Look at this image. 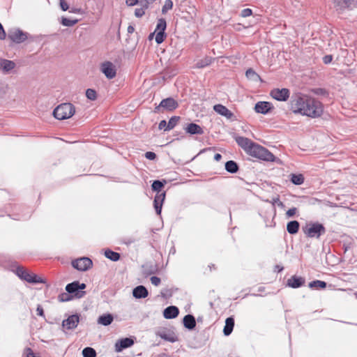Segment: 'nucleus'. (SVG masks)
I'll return each instance as SVG.
<instances>
[{"instance_id": "obj_1", "label": "nucleus", "mask_w": 357, "mask_h": 357, "mask_svg": "<svg viewBox=\"0 0 357 357\" xmlns=\"http://www.w3.org/2000/svg\"><path fill=\"white\" fill-rule=\"evenodd\" d=\"M291 108L298 113L311 118L320 116L323 113L321 102L307 96H296L291 101Z\"/></svg>"}, {"instance_id": "obj_2", "label": "nucleus", "mask_w": 357, "mask_h": 357, "mask_svg": "<svg viewBox=\"0 0 357 357\" xmlns=\"http://www.w3.org/2000/svg\"><path fill=\"white\" fill-rule=\"evenodd\" d=\"M75 112V106L70 102L62 103L54 110V117L59 120L68 119L72 117Z\"/></svg>"}, {"instance_id": "obj_3", "label": "nucleus", "mask_w": 357, "mask_h": 357, "mask_svg": "<svg viewBox=\"0 0 357 357\" xmlns=\"http://www.w3.org/2000/svg\"><path fill=\"white\" fill-rule=\"evenodd\" d=\"M248 154L252 157L268 162H273L276 159L274 155L268 149L256 143Z\"/></svg>"}, {"instance_id": "obj_4", "label": "nucleus", "mask_w": 357, "mask_h": 357, "mask_svg": "<svg viewBox=\"0 0 357 357\" xmlns=\"http://www.w3.org/2000/svg\"><path fill=\"white\" fill-rule=\"evenodd\" d=\"M303 229L305 234L310 238H319L326 233V228L319 222L308 223Z\"/></svg>"}, {"instance_id": "obj_5", "label": "nucleus", "mask_w": 357, "mask_h": 357, "mask_svg": "<svg viewBox=\"0 0 357 357\" xmlns=\"http://www.w3.org/2000/svg\"><path fill=\"white\" fill-rule=\"evenodd\" d=\"M85 288V284L79 283L78 281H75L72 283L68 284L66 287V290L68 294H74L76 298H80L85 295V291H82Z\"/></svg>"}, {"instance_id": "obj_6", "label": "nucleus", "mask_w": 357, "mask_h": 357, "mask_svg": "<svg viewBox=\"0 0 357 357\" xmlns=\"http://www.w3.org/2000/svg\"><path fill=\"white\" fill-rule=\"evenodd\" d=\"M8 37L15 43H22L28 38L27 33L17 28L9 30Z\"/></svg>"}, {"instance_id": "obj_7", "label": "nucleus", "mask_w": 357, "mask_h": 357, "mask_svg": "<svg viewBox=\"0 0 357 357\" xmlns=\"http://www.w3.org/2000/svg\"><path fill=\"white\" fill-rule=\"evenodd\" d=\"M167 24L166 21L164 19H160L158 22L156 29L155 30V42L158 44L162 43L165 38H166L165 29H166Z\"/></svg>"}, {"instance_id": "obj_8", "label": "nucleus", "mask_w": 357, "mask_h": 357, "mask_svg": "<svg viewBox=\"0 0 357 357\" xmlns=\"http://www.w3.org/2000/svg\"><path fill=\"white\" fill-rule=\"evenodd\" d=\"M72 265L78 271H86L92 266L93 262L89 257H81L73 261Z\"/></svg>"}, {"instance_id": "obj_9", "label": "nucleus", "mask_w": 357, "mask_h": 357, "mask_svg": "<svg viewBox=\"0 0 357 357\" xmlns=\"http://www.w3.org/2000/svg\"><path fill=\"white\" fill-rule=\"evenodd\" d=\"M155 335L162 339L168 341L169 342H175L178 340V337L173 331L169 328H159L156 332Z\"/></svg>"}, {"instance_id": "obj_10", "label": "nucleus", "mask_w": 357, "mask_h": 357, "mask_svg": "<svg viewBox=\"0 0 357 357\" xmlns=\"http://www.w3.org/2000/svg\"><path fill=\"white\" fill-rule=\"evenodd\" d=\"M178 106V102L172 98H167L163 99L160 105L155 107V112H159L161 108L168 111H172L176 109Z\"/></svg>"}, {"instance_id": "obj_11", "label": "nucleus", "mask_w": 357, "mask_h": 357, "mask_svg": "<svg viewBox=\"0 0 357 357\" xmlns=\"http://www.w3.org/2000/svg\"><path fill=\"white\" fill-rule=\"evenodd\" d=\"M289 90L287 89H274L271 91L273 98L278 101H286L289 97Z\"/></svg>"}, {"instance_id": "obj_12", "label": "nucleus", "mask_w": 357, "mask_h": 357, "mask_svg": "<svg viewBox=\"0 0 357 357\" xmlns=\"http://www.w3.org/2000/svg\"><path fill=\"white\" fill-rule=\"evenodd\" d=\"M335 10L340 13L346 9H351L355 3V0H333Z\"/></svg>"}, {"instance_id": "obj_13", "label": "nucleus", "mask_w": 357, "mask_h": 357, "mask_svg": "<svg viewBox=\"0 0 357 357\" xmlns=\"http://www.w3.org/2000/svg\"><path fill=\"white\" fill-rule=\"evenodd\" d=\"M101 71L105 74L107 78L112 79L116 76V68L114 65L109 62L107 61L102 64L101 66Z\"/></svg>"}, {"instance_id": "obj_14", "label": "nucleus", "mask_w": 357, "mask_h": 357, "mask_svg": "<svg viewBox=\"0 0 357 357\" xmlns=\"http://www.w3.org/2000/svg\"><path fill=\"white\" fill-rule=\"evenodd\" d=\"M165 192H157L154 198V208L158 215L161 214L162 207L165 199Z\"/></svg>"}, {"instance_id": "obj_15", "label": "nucleus", "mask_w": 357, "mask_h": 357, "mask_svg": "<svg viewBox=\"0 0 357 357\" xmlns=\"http://www.w3.org/2000/svg\"><path fill=\"white\" fill-rule=\"evenodd\" d=\"M237 144L243 149L244 151L249 153L250 149L255 145V142L249 139L248 138L243 137H238L236 139Z\"/></svg>"}, {"instance_id": "obj_16", "label": "nucleus", "mask_w": 357, "mask_h": 357, "mask_svg": "<svg viewBox=\"0 0 357 357\" xmlns=\"http://www.w3.org/2000/svg\"><path fill=\"white\" fill-rule=\"evenodd\" d=\"M79 321V317L77 314H73L68 317V319L63 321L62 325L64 328L70 330L74 329L77 326Z\"/></svg>"}, {"instance_id": "obj_17", "label": "nucleus", "mask_w": 357, "mask_h": 357, "mask_svg": "<svg viewBox=\"0 0 357 357\" xmlns=\"http://www.w3.org/2000/svg\"><path fill=\"white\" fill-rule=\"evenodd\" d=\"M273 109L272 104L269 102H258L255 106L257 113L266 114Z\"/></svg>"}, {"instance_id": "obj_18", "label": "nucleus", "mask_w": 357, "mask_h": 357, "mask_svg": "<svg viewBox=\"0 0 357 357\" xmlns=\"http://www.w3.org/2000/svg\"><path fill=\"white\" fill-rule=\"evenodd\" d=\"M133 344H134V341L131 338L126 337V338L121 339L116 342L115 350L117 352H120L123 349L131 347Z\"/></svg>"}, {"instance_id": "obj_19", "label": "nucleus", "mask_w": 357, "mask_h": 357, "mask_svg": "<svg viewBox=\"0 0 357 357\" xmlns=\"http://www.w3.org/2000/svg\"><path fill=\"white\" fill-rule=\"evenodd\" d=\"M16 67V64L11 60L0 58V69L4 73H8Z\"/></svg>"}, {"instance_id": "obj_20", "label": "nucleus", "mask_w": 357, "mask_h": 357, "mask_svg": "<svg viewBox=\"0 0 357 357\" xmlns=\"http://www.w3.org/2000/svg\"><path fill=\"white\" fill-rule=\"evenodd\" d=\"M213 109L215 112L226 117L228 119H231L234 116V114L222 105L218 104L214 105Z\"/></svg>"}, {"instance_id": "obj_21", "label": "nucleus", "mask_w": 357, "mask_h": 357, "mask_svg": "<svg viewBox=\"0 0 357 357\" xmlns=\"http://www.w3.org/2000/svg\"><path fill=\"white\" fill-rule=\"evenodd\" d=\"M185 130L190 135H202L204 133L202 128L194 123L188 124L185 128Z\"/></svg>"}, {"instance_id": "obj_22", "label": "nucleus", "mask_w": 357, "mask_h": 357, "mask_svg": "<svg viewBox=\"0 0 357 357\" xmlns=\"http://www.w3.org/2000/svg\"><path fill=\"white\" fill-rule=\"evenodd\" d=\"M179 313V310L176 306H169L166 307L163 311V316L165 319H174L176 318Z\"/></svg>"}, {"instance_id": "obj_23", "label": "nucleus", "mask_w": 357, "mask_h": 357, "mask_svg": "<svg viewBox=\"0 0 357 357\" xmlns=\"http://www.w3.org/2000/svg\"><path fill=\"white\" fill-rule=\"evenodd\" d=\"M148 294V290L142 285L137 286L132 291V295L136 298H144Z\"/></svg>"}, {"instance_id": "obj_24", "label": "nucleus", "mask_w": 357, "mask_h": 357, "mask_svg": "<svg viewBox=\"0 0 357 357\" xmlns=\"http://www.w3.org/2000/svg\"><path fill=\"white\" fill-rule=\"evenodd\" d=\"M304 280L301 277L292 276L287 280V285L292 288H298L303 285Z\"/></svg>"}, {"instance_id": "obj_25", "label": "nucleus", "mask_w": 357, "mask_h": 357, "mask_svg": "<svg viewBox=\"0 0 357 357\" xmlns=\"http://www.w3.org/2000/svg\"><path fill=\"white\" fill-rule=\"evenodd\" d=\"M183 325L184 326L189 329H193L196 326V321L195 317L191 314H187L183 317Z\"/></svg>"}, {"instance_id": "obj_26", "label": "nucleus", "mask_w": 357, "mask_h": 357, "mask_svg": "<svg viewBox=\"0 0 357 357\" xmlns=\"http://www.w3.org/2000/svg\"><path fill=\"white\" fill-rule=\"evenodd\" d=\"M234 326V319L232 317H228L225 321V326L223 329L224 335L226 336L229 335Z\"/></svg>"}, {"instance_id": "obj_27", "label": "nucleus", "mask_w": 357, "mask_h": 357, "mask_svg": "<svg viewBox=\"0 0 357 357\" xmlns=\"http://www.w3.org/2000/svg\"><path fill=\"white\" fill-rule=\"evenodd\" d=\"M16 273L19 278L26 282H34L31 279V273L22 267H18L16 269Z\"/></svg>"}, {"instance_id": "obj_28", "label": "nucleus", "mask_w": 357, "mask_h": 357, "mask_svg": "<svg viewBox=\"0 0 357 357\" xmlns=\"http://www.w3.org/2000/svg\"><path fill=\"white\" fill-rule=\"evenodd\" d=\"M114 317L111 314H105L99 317L98 323L102 326H108L113 321Z\"/></svg>"}, {"instance_id": "obj_29", "label": "nucleus", "mask_w": 357, "mask_h": 357, "mask_svg": "<svg viewBox=\"0 0 357 357\" xmlns=\"http://www.w3.org/2000/svg\"><path fill=\"white\" fill-rule=\"evenodd\" d=\"M300 224L296 220H292L287 223V230L290 234H295L298 231Z\"/></svg>"}, {"instance_id": "obj_30", "label": "nucleus", "mask_w": 357, "mask_h": 357, "mask_svg": "<svg viewBox=\"0 0 357 357\" xmlns=\"http://www.w3.org/2000/svg\"><path fill=\"white\" fill-rule=\"evenodd\" d=\"M225 169L229 173L234 174L238 172V166L236 162L229 160L225 163Z\"/></svg>"}, {"instance_id": "obj_31", "label": "nucleus", "mask_w": 357, "mask_h": 357, "mask_svg": "<svg viewBox=\"0 0 357 357\" xmlns=\"http://www.w3.org/2000/svg\"><path fill=\"white\" fill-rule=\"evenodd\" d=\"M291 181L297 185H301L304 182V176L301 174H291Z\"/></svg>"}, {"instance_id": "obj_32", "label": "nucleus", "mask_w": 357, "mask_h": 357, "mask_svg": "<svg viewBox=\"0 0 357 357\" xmlns=\"http://www.w3.org/2000/svg\"><path fill=\"white\" fill-rule=\"evenodd\" d=\"M105 256L113 261H116L120 259V255L118 252L111 250H107L105 252Z\"/></svg>"}, {"instance_id": "obj_33", "label": "nucleus", "mask_w": 357, "mask_h": 357, "mask_svg": "<svg viewBox=\"0 0 357 357\" xmlns=\"http://www.w3.org/2000/svg\"><path fill=\"white\" fill-rule=\"evenodd\" d=\"M245 75L248 79L252 80V81H257L260 79V77L258 74L255 73L252 68H250L247 70L245 73Z\"/></svg>"}, {"instance_id": "obj_34", "label": "nucleus", "mask_w": 357, "mask_h": 357, "mask_svg": "<svg viewBox=\"0 0 357 357\" xmlns=\"http://www.w3.org/2000/svg\"><path fill=\"white\" fill-rule=\"evenodd\" d=\"M165 183H166L165 181H163V182L158 181V180L154 181L151 185L152 190L157 192H161L160 190H161L162 188L164 187Z\"/></svg>"}, {"instance_id": "obj_35", "label": "nucleus", "mask_w": 357, "mask_h": 357, "mask_svg": "<svg viewBox=\"0 0 357 357\" xmlns=\"http://www.w3.org/2000/svg\"><path fill=\"white\" fill-rule=\"evenodd\" d=\"M310 288L324 289L326 287V283L321 280H314L309 283Z\"/></svg>"}, {"instance_id": "obj_36", "label": "nucleus", "mask_w": 357, "mask_h": 357, "mask_svg": "<svg viewBox=\"0 0 357 357\" xmlns=\"http://www.w3.org/2000/svg\"><path fill=\"white\" fill-rule=\"evenodd\" d=\"M179 119L180 117L178 116H172L167 123V126L165 128V130H170L173 129L177 124Z\"/></svg>"}, {"instance_id": "obj_37", "label": "nucleus", "mask_w": 357, "mask_h": 357, "mask_svg": "<svg viewBox=\"0 0 357 357\" xmlns=\"http://www.w3.org/2000/svg\"><path fill=\"white\" fill-rule=\"evenodd\" d=\"M211 63V59L206 57L204 59H202L197 62L196 63V68H204L208 65H210Z\"/></svg>"}, {"instance_id": "obj_38", "label": "nucleus", "mask_w": 357, "mask_h": 357, "mask_svg": "<svg viewBox=\"0 0 357 357\" xmlns=\"http://www.w3.org/2000/svg\"><path fill=\"white\" fill-rule=\"evenodd\" d=\"M84 357H96V351L91 347H86L82 351Z\"/></svg>"}, {"instance_id": "obj_39", "label": "nucleus", "mask_w": 357, "mask_h": 357, "mask_svg": "<svg viewBox=\"0 0 357 357\" xmlns=\"http://www.w3.org/2000/svg\"><path fill=\"white\" fill-rule=\"evenodd\" d=\"M78 22V20H70L66 17H62L61 24L65 26H73Z\"/></svg>"}, {"instance_id": "obj_40", "label": "nucleus", "mask_w": 357, "mask_h": 357, "mask_svg": "<svg viewBox=\"0 0 357 357\" xmlns=\"http://www.w3.org/2000/svg\"><path fill=\"white\" fill-rule=\"evenodd\" d=\"M173 7V2L172 0H166L165 4L162 8V13H166L169 10H171Z\"/></svg>"}, {"instance_id": "obj_41", "label": "nucleus", "mask_w": 357, "mask_h": 357, "mask_svg": "<svg viewBox=\"0 0 357 357\" xmlns=\"http://www.w3.org/2000/svg\"><path fill=\"white\" fill-rule=\"evenodd\" d=\"M86 96L88 99L94 100L96 99V92L92 89H88L86 91Z\"/></svg>"}, {"instance_id": "obj_42", "label": "nucleus", "mask_w": 357, "mask_h": 357, "mask_svg": "<svg viewBox=\"0 0 357 357\" xmlns=\"http://www.w3.org/2000/svg\"><path fill=\"white\" fill-rule=\"evenodd\" d=\"M31 279L35 282H29V283L37 284V283H45V281L36 274L31 273Z\"/></svg>"}, {"instance_id": "obj_43", "label": "nucleus", "mask_w": 357, "mask_h": 357, "mask_svg": "<svg viewBox=\"0 0 357 357\" xmlns=\"http://www.w3.org/2000/svg\"><path fill=\"white\" fill-rule=\"evenodd\" d=\"M59 299L60 301L65 302L68 301L71 299V297L67 293H63L59 295Z\"/></svg>"}, {"instance_id": "obj_44", "label": "nucleus", "mask_w": 357, "mask_h": 357, "mask_svg": "<svg viewBox=\"0 0 357 357\" xmlns=\"http://www.w3.org/2000/svg\"><path fill=\"white\" fill-rule=\"evenodd\" d=\"M312 92L318 96H324L326 94V91L324 89L318 88L312 90Z\"/></svg>"}, {"instance_id": "obj_45", "label": "nucleus", "mask_w": 357, "mask_h": 357, "mask_svg": "<svg viewBox=\"0 0 357 357\" xmlns=\"http://www.w3.org/2000/svg\"><path fill=\"white\" fill-rule=\"evenodd\" d=\"M152 284L155 286H158L160 284V278L157 276H152L150 279Z\"/></svg>"}, {"instance_id": "obj_46", "label": "nucleus", "mask_w": 357, "mask_h": 357, "mask_svg": "<svg viewBox=\"0 0 357 357\" xmlns=\"http://www.w3.org/2000/svg\"><path fill=\"white\" fill-rule=\"evenodd\" d=\"M252 13V11L250 8H245L241 11V16L243 17H246L250 16Z\"/></svg>"}, {"instance_id": "obj_47", "label": "nucleus", "mask_w": 357, "mask_h": 357, "mask_svg": "<svg viewBox=\"0 0 357 357\" xmlns=\"http://www.w3.org/2000/svg\"><path fill=\"white\" fill-rule=\"evenodd\" d=\"M145 157L149 160H154L156 158V154L154 152L148 151L145 153Z\"/></svg>"}, {"instance_id": "obj_48", "label": "nucleus", "mask_w": 357, "mask_h": 357, "mask_svg": "<svg viewBox=\"0 0 357 357\" xmlns=\"http://www.w3.org/2000/svg\"><path fill=\"white\" fill-rule=\"evenodd\" d=\"M297 211V209L296 208H289L287 212H286V215L287 217L290 218V217H292L294 216L296 213Z\"/></svg>"}, {"instance_id": "obj_49", "label": "nucleus", "mask_w": 357, "mask_h": 357, "mask_svg": "<svg viewBox=\"0 0 357 357\" xmlns=\"http://www.w3.org/2000/svg\"><path fill=\"white\" fill-rule=\"evenodd\" d=\"M60 7L63 11H66L69 8L67 2L65 0H60Z\"/></svg>"}, {"instance_id": "obj_50", "label": "nucleus", "mask_w": 357, "mask_h": 357, "mask_svg": "<svg viewBox=\"0 0 357 357\" xmlns=\"http://www.w3.org/2000/svg\"><path fill=\"white\" fill-rule=\"evenodd\" d=\"M135 15L137 17H140L144 15V10L143 8H136L135 11Z\"/></svg>"}, {"instance_id": "obj_51", "label": "nucleus", "mask_w": 357, "mask_h": 357, "mask_svg": "<svg viewBox=\"0 0 357 357\" xmlns=\"http://www.w3.org/2000/svg\"><path fill=\"white\" fill-rule=\"evenodd\" d=\"M6 37V31L2 26V24L0 23V40H4Z\"/></svg>"}, {"instance_id": "obj_52", "label": "nucleus", "mask_w": 357, "mask_h": 357, "mask_svg": "<svg viewBox=\"0 0 357 357\" xmlns=\"http://www.w3.org/2000/svg\"><path fill=\"white\" fill-rule=\"evenodd\" d=\"M26 357H39L35 355L33 351L30 348H26L25 350Z\"/></svg>"}, {"instance_id": "obj_53", "label": "nucleus", "mask_w": 357, "mask_h": 357, "mask_svg": "<svg viewBox=\"0 0 357 357\" xmlns=\"http://www.w3.org/2000/svg\"><path fill=\"white\" fill-rule=\"evenodd\" d=\"M333 60V56L332 55H326L325 56L323 57V61L325 64H328L330 63Z\"/></svg>"}, {"instance_id": "obj_54", "label": "nucleus", "mask_w": 357, "mask_h": 357, "mask_svg": "<svg viewBox=\"0 0 357 357\" xmlns=\"http://www.w3.org/2000/svg\"><path fill=\"white\" fill-rule=\"evenodd\" d=\"M167 123L166 122V121L162 120L159 123L158 128L160 130L164 129L165 130V128L167 127Z\"/></svg>"}, {"instance_id": "obj_55", "label": "nucleus", "mask_w": 357, "mask_h": 357, "mask_svg": "<svg viewBox=\"0 0 357 357\" xmlns=\"http://www.w3.org/2000/svg\"><path fill=\"white\" fill-rule=\"evenodd\" d=\"M37 314L40 317H44V311L43 307L38 305L36 308Z\"/></svg>"}, {"instance_id": "obj_56", "label": "nucleus", "mask_w": 357, "mask_h": 357, "mask_svg": "<svg viewBox=\"0 0 357 357\" xmlns=\"http://www.w3.org/2000/svg\"><path fill=\"white\" fill-rule=\"evenodd\" d=\"M138 0H126V3L130 6H135Z\"/></svg>"}, {"instance_id": "obj_57", "label": "nucleus", "mask_w": 357, "mask_h": 357, "mask_svg": "<svg viewBox=\"0 0 357 357\" xmlns=\"http://www.w3.org/2000/svg\"><path fill=\"white\" fill-rule=\"evenodd\" d=\"M70 13H82V11L80 8H72L70 10Z\"/></svg>"}, {"instance_id": "obj_58", "label": "nucleus", "mask_w": 357, "mask_h": 357, "mask_svg": "<svg viewBox=\"0 0 357 357\" xmlns=\"http://www.w3.org/2000/svg\"><path fill=\"white\" fill-rule=\"evenodd\" d=\"M221 158H222V155H221V154H220V153H215V155H214V160H215V161H218H218H220V160H221Z\"/></svg>"}, {"instance_id": "obj_59", "label": "nucleus", "mask_w": 357, "mask_h": 357, "mask_svg": "<svg viewBox=\"0 0 357 357\" xmlns=\"http://www.w3.org/2000/svg\"><path fill=\"white\" fill-rule=\"evenodd\" d=\"M134 31H135V29H134V27H133L132 26H129L128 27V32L129 33H133V32H134Z\"/></svg>"}, {"instance_id": "obj_60", "label": "nucleus", "mask_w": 357, "mask_h": 357, "mask_svg": "<svg viewBox=\"0 0 357 357\" xmlns=\"http://www.w3.org/2000/svg\"><path fill=\"white\" fill-rule=\"evenodd\" d=\"M147 3H152L153 1H155V0H144Z\"/></svg>"}, {"instance_id": "obj_61", "label": "nucleus", "mask_w": 357, "mask_h": 357, "mask_svg": "<svg viewBox=\"0 0 357 357\" xmlns=\"http://www.w3.org/2000/svg\"><path fill=\"white\" fill-rule=\"evenodd\" d=\"M282 269H283V268H280L279 269V271H282Z\"/></svg>"}]
</instances>
